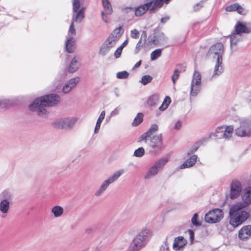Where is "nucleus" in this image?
Wrapping results in <instances>:
<instances>
[{
	"label": "nucleus",
	"mask_w": 251,
	"mask_h": 251,
	"mask_svg": "<svg viewBox=\"0 0 251 251\" xmlns=\"http://www.w3.org/2000/svg\"><path fill=\"white\" fill-rule=\"evenodd\" d=\"M151 136L149 134V133L147 131L145 133H144V134H143L141 137H140V140H146L149 137H150Z\"/></svg>",
	"instance_id": "e2e57ef3"
},
{
	"label": "nucleus",
	"mask_w": 251,
	"mask_h": 251,
	"mask_svg": "<svg viewBox=\"0 0 251 251\" xmlns=\"http://www.w3.org/2000/svg\"><path fill=\"white\" fill-rule=\"evenodd\" d=\"M104 11L107 15H111L113 12L111 5L108 0H101Z\"/></svg>",
	"instance_id": "cd10ccee"
},
{
	"label": "nucleus",
	"mask_w": 251,
	"mask_h": 251,
	"mask_svg": "<svg viewBox=\"0 0 251 251\" xmlns=\"http://www.w3.org/2000/svg\"><path fill=\"white\" fill-rule=\"evenodd\" d=\"M77 120V118L75 117L60 118L53 121L52 125L59 129H70L74 126Z\"/></svg>",
	"instance_id": "39448f33"
},
{
	"label": "nucleus",
	"mask_w": 251,
	"mask_h": 251,
	"mask_svg": "<svg viewBox=\"0 0 251 251\" xmlns=\"http://www.w3.org/2000/svg\"><path fill=\"white\" fill-rule=\"evenodd\" d=\"M122 47H119L117 49L114 53V55L116 58H119L120 57L122 52Z\"/></svg>",
	"instance_id": "6e6d98bb"
},
{
	"label": "nucleus",
	"mask_w": 251,
	"mask_h": 251,
	"mask_svg": "<svg viewBox=\"0 0 251 251\" xmlns=\"http://www.w3.org/2000/svg\"><path fill=\"white\" fill-rule=\"evenodd\" d=\"M152 80V77L150 75H145L142 76L141 80L140 81L143 85H145L150 83Z\"/></svg>",
	"instance_id": "79ce46f5"
},
{
	"label": "nucleus",
	"mask_w": 251,
	"mask_h": 251,
	"mask_svg": "<svg viewBox=\"0 0 251 251\" xmlns=\"http://www.w3.org/2000/svg\"><path fill=\"white\" fill-rule=\"evenodd\" d=\"M79 0H74L73 1V20L76 23H80L84 18L85 8L81 7L80 9Z\"/></svg>",
	"instance_id": "6e6552de"
},
{
	"label": "nucleus",
	"mask_w": 251,
	"mask_h": 251,
	"mask_svg": "<svg viewBox=\"0 0 251 251\" xmlns=\"http://www.w3.org/2000/svg\"><path fill=\"white\" fill-rule=\"evenodd\" d=\"M199 147V146L198 144H196L194 146H193L191 148L189 149V150L188 151L187 154L189 155L193 153L196 152L198 148Z\"/></svg>",
	"instance_id": "5fc2aeb1"
},
{
	"label": "nucleus",
	"mask_w": 251,
	"mask_h": 251,
	"mask_svg": "<svg viewBox=\"0 0 251 251\" xmlns=\"http://www.w3.org/2000/svg\"><path fill=\"white\" fill-rule=\"evenodd\" d=\"M158 127L156 125H153L147 131L149 134L151 136L152 133L155 132L158 130Z\"/></svg>",
	"instance_id": "603ef678"
},
{
	"label": "nucleus",
	"mask_w": 251,
	"mask_h": 251,
	"mask_svg": "<svg viewBox=\"0 0 251 251\" xmlns=\"http://www.w3.org/2000/svg\"><path fill=\"white\" fill-rule=\"evenodd\" d=\"M128 39H126L123 43L121 45V46H120V47H122V49L125 47H126L127 43H128Z\"/></svg>",
	"instance_id": "69168bd1"
},
{
	"label": "nucleus",
	"mask_w": 251,
	"mask_h": 251,
	"mask_svg": "<svg viewBox=\"0 0 251 251\" xmlns=\"http://www.w3.org/2000/svg\"><path fill=\"white\" fill-rule=\"evenodd\" d=\"M150 147L151 151L158 153L163 150L162 137L161 134L153 136L151 139Z\"/></svg>",
	"instance_id": "9b49d317"
},
{
	"label": "nucleus",
	"mask_w": 251,
	"mask_h": 251,
	"mask_svg": "<svg viewBox=\"0 0 251 251\" xmlns=\"http://www.w3.org/2000/svg\"><path fill=\"white\" fill-rule=\"evenodd\" d=\"M159 101V97L157 95H153L150 97L148 100V104L151 106L157 105Z\"/></svg>",
	"instance_id": "473e14b6"
},
{
	"label": "nucleus",
	"mask_w": 251,
	"mask_h": 251,
	"mask_svg": "<svg viewBox=\"0 0 251 251\" xmlns=\"http://www.w3.org/2000/svg\"><path fill=\"white\" fill-rule=\"evenodd\" d=\"M140 35L139 32L136 29H134L130 31V37L133 39H137L139 38Z\"/></svg>",
	"instance_id": "3c124183"
},
{
	"label": "nucleus",
	"mask_w": 251,
	"mask_h": 251,
	"mask_svg": "<svg viewBox=\"0 0 251 251\" xmlns=\"http://www.w3.org/2000/svg\"><path fill=\"white\" fill-rule=\"evenodd\" d=\"M188 233L190 235V239L193 240L194 238V233L193 230H189Z\"/></svg>",
	"instance_id": "0e129e2a"
},
{
	"label": "nucleus",
	"mask_w": 251,
	"mask_h": 251,
	"mask_svg": "<svg viewBox=\"0 0 251 251\" xmlns=\"http://www.w3.org/2000/svg\"><path fill=\"white\" fill-rule=\"evenodd\" d=\"M224 126L218 127L215 131V137L218 139H224Z\"/></svg>",
	"instance_id": "4c0bfd02"
},
{
	"label": "nucleus",
	"mask_w": 251,
	"mask_h": 251,
	"mask_svg": "<svg viewBox=\"0 0 251 251\" xmlns=\"http://www.w3.org/2000/svg\"><path fill=\"white\" fill-rule=\"evenodd\" d=\"M224 72V68L223 66V59H218L216 60V62L213 70V74L211 75V78H216L218 76L222 74Z\"/></svg>",
	"instance_id": "dca6fc26"
},
{
	"label": "nucleus",
	"mask_w": 251,
	"mask_h": 251,
	"mask_svg": "<svg viewBox=\"0 0 251 251\" xmlns=\"http://www.w3.org/2000/svg\"><path fill=\"white\" fill-rule=\"evenodd\" d=\"M170 0H151L154 3V6L156 8L160 7L164 3H168Z\"/></svg>",
	"instance_id": "a18cd8bd"
},
{
	"label": "nucleus",
	"mask_w": 251,
	"mask_h": 251,
	"mask_svg": "<svg viewBox=\"0 0 251 251\" xmlns=\"http://www.w3.org/2000/svg\"><path fill=\"white\" fill-rule=\"evenodd\" d=\"M101 124V123H98V122L96 123V126L95 127V129H94V133L95 134H97L99 132V131L100 129V128Z\"/></svg>",
	"instance_id": "680f3d73"
},
{
	"label": "nucleus",
	"mask_w": 251,
	"mask_h": 251,
	"mask_svg": "<svg viewBox=\"0 0 251 251\" xmlns=\"http://www.w3.org/2000/svg\"><path fill=\"white\" fill-rule=\"evenodd\" d=\"M117 42L115 41L114 40L111 38V37H108L105 41L103 42L104 44H106L108 48H109L111 50L114 47Z\"/></svg>",
	"instance_id": "ea45409f"
},
{
	"label": "nucleus",
	"mask_w": 251,
	"mask_h": 251,
	"mask_svg": "<svg viewBox=\"0 0 251 251\" xmlns=\"http://www.w3.org/2000/svg\"><path fill=\"white\" fill-rule=\"evenodd\" d=\"M63 208L60 206H53L51 210V213L55 218L60 217L63 213Z\"/></svg>",
	"instance_id": "c85d7f7f"
},
{
	"label": "nucleus",
	"mask_w": 251,
	"mask_h": 251,
	"mask_svg": "<svg viewBox=\"0 0 251 251\" xmlns=\"http://www.w3.org/2000/svg\"><path fill=\"white\" fill-rule=\"evenodd\" d=\"M224 51L223 45L221 43H216L212 46L208 52L209 57L216 60L223 59V54Z\"/></svg>",
	"instance_id": "1a4fd4ad"
},
{
	"label": "nucleus",
	"mask_w": 251,
	"mask_h": 251,
	"mask_svg": "<svg viewBox=\"0 0 251 251\" xmlns=\"http://www.w3.org/2000/svg\"><path fill=\"white\" fill-rule=\"evenodd\" d=\"M105 115V111H102L100 113V116H99V118H98V119L97 120V122L101 123L102 121L104 119Z\"/></svg>",
	"instance_id": "4d7b16f0"
},
{
	"label": "nucleus",
	"mask_w": 251,
	"mask_h": 251,
	"mask_svg": "<svg viewBox=\"0 0 251 251\" xmlns=\"http://www.w3.org/2000/svg\"><path fill=\"white\" fill-rule=\"evenodd\" d=\"M123 32L124 29L122 26H120L119 27L116 28L114 30H113L109 37H111V38L117 42L120 38L121 36L123 34Z\"/></svg>",
	"instance_id": "4be33fe9"
},
{
	"label": "nucleus",
	"mask_w": 251,
	"mask_h": 251,
	"mask_svg": "<svg viewBox=\"0 0 251 251\" xmlns=\"http://www.w3.org/2000/svg\"><path fill=\"white\" fill-rule=\"evenodd\" d=\"M161 55V49H158L153 51L151 54V60H154Z\"/></svg>",
	"instance_id": "a19ab883"
},
{
	"label": "nucleus",
	"mask_w": 251,
	"mask_h": 251,
	"mask_svg": "<svg viewBox=\"0 0 251 251\" xmlns=\"http://www.w3.org/2000/svg\"><path fill=\"white\" fill-rule=\"evenodd\" d=\"M241 39V34L238 33L234 32L230 35V46L231 49H233V46L236 45L237 43Z\"/></svg>",
	"instance_id": "bb28decb"
},
{
	"label": "nucleus",
	"mask_w": 251,
	"mask_h": 251,
	"mask_svg": "<svg viewBox=\"0 0 251 251\" xmlns=\"http://www.w3.org/2000/svg\"><path fill=\"white\" fill-rule=\"evenodd\" d=\"M243 201L246 204L251 203V187L245 189L242 195Z\"/></svg>",
	"instance_id": "5701e85b"
},
{
	"label": "nucleus",
	"mask_w": 251,
	"mask_h": 251,
	"mask_svg": "<svg viewBox=\"0 0 251 251\" xmlns=\"http://www.w3.org/2000/svg\"><path fill=\"white\" fill-rule=\"evenodd\" d=\"M151 236V232L149 229H144L135 237L129 248L128 251H138L145 246L146 242Z\"/></svg>",
	"instance_id": "7ed1b4c3"
},
{
	"label": "nucleus",
	"mask_w": 251,
	"mask_h": 251,
	"mask_svg": "<svg viewBox=\"0 0 251 251\" xmlns=\"http://www.w3.org/2000/svg\"><path fill=\"white\" fill-rule=\"evenodd\" d=\"M246 205L241 202L231 205L229 210V224L233 227L242 225L250 217V213L243 209Z\"/></svg>",
	"instance_id": "f03ea898"
},
{
	"label": "nucleus",
	"mask_w": 251,
	"mask_h": 251,
	"mask_svg": "<svg viewBox=\"0 0 251 251\" xmlns=\"http://www.w3.org/2000/svg\"><path fill=\"white\" fill-rule=\"evenodd\" d=\"M148 0V2L146 3L134 8V14L135 16H141L145 14L148 10L151 12L155 9L154 3L152 2L151 0Z\"/></svg>",
	"instance_id": "f8f14e48"
},
{
	"label": "nucleus",
	"mask_w": 251,
	"mask_h": 251,
	"mask_svg": "<svg viewBox=\"0 0 251 251\" xmlns=\"http://www.w3.org/2000/svg\"><path fill=\"white\" fill-rule=\"evenodd\" d=\"M124 172V169H121L115 172L102 182L99 188L96 191L95 195L97 197L100 196L107 189L109 185L118 179Z\"/></svg>",
	"instance_id": "423d86ee"
},
{
	"label": "nucleus",
	"mask_w": 251,
	"mask_h": 251,
	"mask_svg": "<svg viewBox=\"0 0 251 251\" xmlns=\"http://www.w3.org/2000/svg\"><path fill=\"white\" fill-rule=\"evenodd\" d=\"M187 243V241L182 236H179L175 238L174 244L173 248L176 251H178L182 248Z\"/></svg>",
	"instance_id": "412c9836"
},
{
	"label": "nucleus",
	"mask_w": 251,
	"mask_h": 251,
	"mask_svg": "<svg viewBox=\"0 0 251 251\" xmlns=\"http://www.w3.org/2000/svg\"><path fill=\"white\" fill-rule=\"evenodd\" d=\"M143 115L142 113H138L132 123V126H135L141 124L143 121Z\"/></svg>",
	"instance_id": "58836bf2"
},
{
	"label": "nucleus",
	"mask_w": 251,
	"mask_h": 251,
	"mask_svg": "<svg viewBox=\"0 0 251 251\" xmlns=\"http://www.w3.org/2000/svg\"><path fill=\"white\" fill-rule=\"evenodd\" d=\"M233 129L234 127L232 126H224V139L227 140H229L232 137Z\"/></svg>",
	"instance_id": "a878e982"
},
{
	"label": "nucleus",
	"mask_w": 251,
	"mask_h": 251,
	"mask_svg": "<svg viewBox=\"0 0 251 251\" xmlns=\"http://www.w3.org/2000/svg\"><path fill=\"white\" fill-rule=\"evenodd\" d=\"M168 161L167 157H163L157 160L153 165L159 170L162 168Z\"/></svg>",
	"instance_id": "2f4dec72"
},
{
	"label": "nucleus",
	"mask_w": 251,
	"mask_h": 251,
	"mask_svg": "<svg viewBox=\"0 0 251 251\" xmlns=\"http://www.w3.org/2000/svg\"><path fill=\"white\" fill-rule=\"evenodd\" d=\"M11 201H8L6 200H0V211L3 214H7L10 209Z\"/></svg>",
	"instance_id": "b1692460"
},
{
	"label": "nucleus",
	"mask_w": 251,
	"mask_h": 251,
	"mask_svg": "<svg viewBox=\"0 0 251 251\" xmlns=\"http://www.w3.org/2000/svg\"><path fill=\"white\" fill-rule=\"evenodd\" d=\"M235 32L240 34L242 33L247 32L245 24L241 22H238L235 26Z\"/></svg>",
	"instance_id": "c756f323"
},
{
	"label": "nucleus",
	"mask_w": 251,
	"mask_h": 251,
	"mask_svg": "<svg viewBox=\"0 0 251 251\" xmlns=\"http://www.w3.org/2000/svg\"><path fill=\"white\" fill-rule=\"evenodd\" d=\"M81 59L79 56H75L72 59L68 68V72L74 73L77 71L81 66Z\"/></svg>",
	"instance_id": "4468645a"
},
{
	"label": "nucleus",
	"mask_w": 251,
	"mask_h": 251,
	"mask_svg": "<svg viewBox=\"0 0 251 251\" xmlns=\"http://www.w3.org/2000/svg\"><path fill=\"white\" fill-rule=\"evenodd\" d=\"M226 10L228 12L236 11L240 14H245V9L237 3L231 4L226 8Z\"/></svg>",
	"instance_id": "6ab92c4d"
},
{
	"label": "nucleus",
	"mask_w": 251,
	"mask_h": 251,
	"mask_svg": "<svg viewBox=\"0 0 251 251\" xmlns=\"http://www.w3.org/2000/svg\"><path fill=\"white\" fill-rule=\"evenodd\" d=\"M120 107L119 106L115 108L113 111H111L110 113V116H115L117 115L120 111Z\"/></svg>",
	"instance_id": "13d9d810"
},
{
	"label": "nucleus",
	"mask_w": 251,
	"mask_h": 251,
	"mask_svg": "<svg viewBox=\"0 0 251 251\" xmlns=\"http://www.w3.org/2000/svg\"><path fill=\"white\" fill-rule=\"evenodd\" d=\"M123 14L128 16H132L134 14V8L131 7H126L122 9Z\"/></svg>",
	"instance_id": "e433bc0d"
},
{
	"label": "nucleus",
	"mask_w": 251,
	"mask_h": 251,
	"mask_svg": "<svg viewBox=\"0 0 251 251\" xmlns=\"http://www.w3.org/2000/svg\"><path fill=\"white\" fill-rule=\"evenodd\" d=\"M74 22H75V20H74L73 19L72 23L69 27L68 34L66 36V37H73L74 38H75V36L76 32H75V29L74 28Z\"/></svg>",
	"instance_id": "c9c22d12"
},
{
	"label": "nucleus",
	"mask_w": 251,
	"mask_h": 251,
	"mask_svg": "<svg viewBox=\"0 0 251 251\" xmlns=\"http://www.w3.org/2000/svg\"><path fill=\"white\" fill-rule=\"evenodd\" d=\"M60 100V97L57 94L45 95L36 99L29 105L28 108L31 111H36L40 116H45L47 113L45 107L58 104Z\"/></svg>",
	"instance_id": "f257e3e1"
},
{
	"label": "nucleus",
	"mask_w": 251,
	"mask_h": 251,
	"mask_svg": "<svg viewBox=\"0 0 251 251\" xmlns=\"http://www.w3.org/2000/svg\"><path fill=\"white\" fill-rule=\"evenodd\" d=\"M169 19V17L168 16H166L161 18V22L163 23H166Z\"/></svg>",
	"instance_id": "338daca9"
},
{
	"label": "nucleus",
	"mask_w": 251,
	"mask_h": 251,
	"mask_svg": "<svg viewBox=\"0 0 251 251\" xmlns=\"http://www.w3.org/2000/svg\"><path fill=\"white\" fill-rule=\"evenodd\" d=\"M110 50L111 49L108 48L106 44L103 43L100 47L99 53L100 55L104 56L106 55Z\"/></svg>",
	"instance_id": "f704fd0d"
},
{
	"label": "nucleus",
	"mask_w": 251,
	"mask_h": 251,
	"mask_svg": "<svg viewBox=\"0 0 251 251\" xmlns=\"http://www.w3.org/2000/svg\"><path fill=\"white\" fill-rule=\"evenodd\" d=\"M182 126V123L180 121L176 122L174 125V129L176 130H179Z\"/></svg>",
	"instance_id": "bf43d9fd"
},
{
	"label": "nucleus",
	"mask_w": 251,
	"mask_h": 251,
	"mask_svg": "<svg viewBox=\"0 0 251 251\" xmlns=\"http://www.w3.org/2000/svg\"><path fill=\"white\" fill-rule=\"evenodd\" d=\"M129 74L127 72L124 71L117 73L116 77L119 79H125L128 77Z\"/></svg>",
	"instance_id": "09e8293b"
},
{
	"label": "nucleus",
	"mask_w": 251,
	"mask_h": 251,
	"mask_svg": "<svg viewBox=\"0 0 251 251\" xmlns=\"http://www.w3.org/2000/svg\"><path fill=\"white\" fill-rule=\"evenodd\" d=\"M251 236V226H244L239 231L238 236L239 238L244 240L247 239Z\"/></svg>",
	"instance_id": "f3484780"
},
{
	"label": "nucleus",
	"mask_w": 251,
	"mask_h": 251,
	"mask_svg": "<svg viewBox=\"0 0 251 251\" xmlns=\"http://www.w3.org/2000/svg\"><path fill=\"white\" fill-rule=\"evenodd\" d=\"M241 192L240 183L238 181L233 182L231 185L230 198L231 199L238 197Z\"/></svg>",
	"instance_id": "2eb2a0df"
},
{
	"label": "nucleus",
	"mask_w": 251,
	"mask_h": 251,
	"mask_svg": "<svg viewBox=\"0 0 251 251\" xmlns=\"http://www.w3.org/2000/svg\"><path fill=\"white\" fill-rule=\"evenodd\" d=\"M180 75V71H179L177 69H176L173 73V75L172 76V80L174 83V85L175 84L176 81Z\"/></svg>",
	"instance_id": "8fccbe9b"
},
{
	"label": "nucleus",
	"mask_w": 251,
	"mask_h": 251,
	"mask_svg": "<svg viewBox=\"0 0 251 251\" xmlns=\"http://www.w3.org/2000/svg\"><path fill=\"white\" fill-rule=\"evenodd\" d=\"M170 102H171L170 98L168 96H166L165 98L161 105L159 107V109L160 111H164L168 108Z\"/></svg>",
	"instance_id": "72a5a7b5"
},
{
	"label": "nucleus",
	"mask_w": 251,
	"mask_h": 251,
	"mask_svg": "<svg viewBox=\"0 0 251 251\" xmlns=\"http://www.w3.org/2000/svg\"><path fill=\"white\" fill-rule=\"evenodd\" d=\"M141 62H142L141 60H140L139 61H138V62H137V63L135 64V65L134 66V67H133V69H136V68H137L139 67L141 65Z\"/></svg>",
	"instance_id": "774afa93"
},
{
	"label": "nucleus",
	"mask_w": 251,
	"mask_h": 251,
	"mask_svg": "<svg viewBox=\"0 0 251 251\" xmlns=\"http://www.w3.org/2000/svg\"><path fill=\"white\" fill-rule=\"evenodd\" d=\"M145 150L143 148L140 147L136 150L134 152V156L137 157H141L144 155Z\"/></svg>",
	"instance_id": "49530a36"
},
{
	"label": "nucleus",
	"mask_w": 251,
	"mask_h": 251,
	"mask_svg": "<svg viewBox=\"0 0 251 251\" xmlns=\"http://www.w3.org/2000/svg\"><path fill=\"white\" fill-rule=\"evenodd\" d=\"M75 39L73 37H66L65 49L69 53H72L75 49Z\"/></svg>",
	"instance_id": "a211bd4d"
},
{
	"label": "nucleus",
	"mask_w": 251,
	"mask_h": 251,
	"mask_svg": "<svg viewBox=\"0 0 251 251\" xmlns=\"http://www.w3.org/2000/svg\"><path fill=\"white\" fill-rule=\"evenodd\" d=\"M107 15L105 11H101V18H102V20L105 23H108V18L107 17Z\"/></svg>",
	"instance_id": "052dcab7"
},
{
	"label": "nucleus",
	"mask_w": 251,
	"mask_h": 251,
	"mask_svg": "<svg viewBox=\"0 0 251 251\" xmlns=\"http://www.w3.org/2000/svg\"><path fill=\"white\" fill-rule=\"evenodd\" d=\"M235 134L239 137H245L251 136V122L247 119L239 120V126L235 130Z\"/></svg>",
	"instance_id": "20e7f679"
},
{
	"label": "nucleus",
	"mask_w": 251,
	"mask_h": 251,
	"mask_svg": "<svg viewBox=\"0 0 251 251\" xmlns=\"http://www.w3.org/2000/svg\"><path fill=\"white\" fill-rule=\"evenodd\" d=\"M192 223L193 225L195 226H200L201 225V222L198 219V214L197 213H195L191 219Z\"/></svg>",
	"instance_id": "de8ad7c7"
},
{
	"label": "nucleus",
	"mask_w": 251,
	"mask_h": 251,
	"mask_svg": "<svg viewBox=\"0 0 251 251\" xmlns=\"http://www.w3.org/2000/svg\"><path fill=\"white\" fill-rule=\"evenodd\" d=\"M12 104V101L9 100L4 99L0 101V107L6 108Z\"/></svg>",
	"instance_id": "c03bdc74"
},
{
	"label": "nucleus",
	"mask_w": 251,
	"mask_h": 251,
	"mask_svg": "<svg viewBox=\"0 0 251 251\" xmlns=\"http://www.w3.org/2000/svg\"><path fill=\"white\" fill-rule=\"evenodd\" d=\"M80 81V78L78 76L74 77L70 79L62 88V92L67 93L74 88Z\"/></svg>",
	"instance_id": "ddd939ff"
},
{
	"label": "nucleus",
	"mask_w": 251,
	"mask_h": 251,
	"mask_svg": "<svg viewBox=\"0 0 251 251\" xmlns=\"http://www.w3.org/2000/svg\"><path fill=\"white\" fill-rule=\"evenodd\" d=\"M223 217V212L220 209H214L209 211L205 215V220L209 223L219 222Z\"/></svg>",
	"instance_id": "9d476101"
},
{
	"label": "nucleus",
	"mask_w": 251,
	"mask_h": 251,
	"mask_svg": "<svg viewBox=\"0 0 251 251\" xmlns=\"http://www.w3.org/2000/svg\"><path fill=\"white\" fill-rule=\"evenodd\" d=\"M197 158L198 156L197 155H192L189 159L181 165L180 168L181 169H183L193 166V165L196 163Z\"/></svg>",
	"instance_id": "aec40b11"
},
{
	"label": "nucleus",
	"mask_w": 251,
	"mask_h": 251,
	"mask_svg": "<svg viewBox=\"0 0 251 251\" xmlns=\"http://www.w3.org/2000/svg\"><path fill=\"white\" fill-rule=\"evenodd\" d=\"M201 74L199 72L195 71L191 84V96L196 97L200 92L201 88Z\"/></svg>",
	"instance_id": "0eeeda50"
},
{
	"label": "nucleus",
	"mask_w": 251,
	"mask_h": 251,
	"mask_svg": "<svg viewBox=\"0 0 251 251\" xmlns=\"http://www.w3.org/2000/svg\"><path fill=\"white\" fill-rule=\"evenodd\" d=\"M143 48V45L141 42V39H140L138 43L137 44L135 48L134 49V53L137 54Z\"/></svg>",
	"instance_id": "864d4df0"
},
{
	"label": "nucleus",
	"mask_w": 251,
	"mask_h": 251,
	"mask_svg": "<svg viewBox=\"0 0 251 251\" xmlns=\"http://www.w3.org/2000/svg\"><path fill=\"white\" fill-rule=\"evenodd\" d=\"M0 199L6 200L8 201H11L12 199V196L10 192L7 190H4L0 194Z\"/></svg>",
	"instance_id": "7c9ffc66"
},
{
	"label": "nucleus",
	"mask_w": 251,
	"mask_h": 251,
	"mask_svg": "<svg viewBox=\"0 0 251 251\" xmlns=\"http://www.w3.org/2000/svg\"><path fill=\"white\" fill-rule=\"evenodd\" d=\"M159 171V170L154 165H153L149 169L145 175V179H148L158 174Z\"/></svg>",
	"instance_id": "393cba45"
},
{
	"label": "nucleus",
	"mask_w": 251,
	"mask_h": 251,
	"mask_svg": "<svg viewBox=\"0 0 251 251\" xmlns=\"http://www.w3.org/2000/svg\"><path fill=\"white\" fill-rule=\"evenodd\" d=\"M157 43L161 44L166 41V37L163 33L158 34L155 37Z\"/></svg>",
	"instance_id": "37998d69"
}]
</instances>
